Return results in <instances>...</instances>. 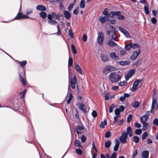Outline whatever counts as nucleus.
I'll return each mask as SVG.
<instances>
[{
    "mask_svg": "<svg viewBox=\"0 0 158 158\" xmlns=\"http://www.w3.org/2000/svg\"><path fill=\"white\" fill-rule=\"evenodd\" d=\"M109 80L112 83L118 82L121 78V77L115 72L111 73L109 76Z\"/></svg>",
    "mask_w": 158,
    "mask_h": 158,
    "instance_id": "nucleus-1",
    "label": "nucleus"
},
{
    "mask_svg": "<svg viewBox=\"0 0 158 158\" xmlns=\"http://www.w3.org/2000/svg\"><path fill=\"white\" fill-rule=\"evenodd\" d=\"M116 68L110 65H107L104 68L102 71V73L105 74L109 73L110 71L115 70Z\"/></svg>",
    "mask_w": 158,
    "mask_h": 158,
    "instance_id": "nucleus-2",
    "label": "nucleus"
},
{
    "mask_svg": "<svg viewBox=\"0 0 158 158\" xmlns=\"http://www.w3.org/2000/svg\"><path fill=\"white\" fill-rule=\"evenodd\" d=\"M104 40V35L103 34L100 32L98 34V37L97 41L98 44L100 45H102L103 44Z\"/></svg>",
    "mask_w": 158,
    "mask_h": 158,
    "instance_id": "nucleus-3",
    "label": "nucleus"
},
{
    "mask_svg": "<svg viewBox=\"0 0 158 158\" xmlns=\"http://www.w3.org/2000/svg\"><path fill=\"white\" fill-rule=\"evenodd\" d=\"M141 81L140 80H136L133 84L132 87L131 89V91H133L136 90L139 87L141 86V85L139 84L141 83Z\"/></svg>",
    "mask_w": 158,
    "mask_h": 158,
    "instance_id": "nucleus-4",
    "label": "nucleus"
},
{
    "mask_svg": "<svg viewBox=\"0 0 158 158\" xmlns=\"http://www.w3.org/2000/svg\"><path fill=\"white\" fill-rule=\"evenodd\" d=\"M127 134L126 132H123L121 134V135L119 137V140L122 143H125L127 141Z\"/></svg>",
    "mask_w": 158,
    "mask_h": 158,
    "instance_id": "nucleus-5",
    "label": "nucleus"
},
{
    "mask_svg": "<svg viewBox=\"0 0 158 158\" xmlns=\"http://www.w3.org/2000/svg\"><path fill=\"white\" fill-rule=\"evenodd\" d=\"M29 16L25 15H23L22 13H19L17 16L14 18V19H21L29 18Z\"/></svg>",
    "mask_w": 158,
    "mask_h": 158,
    "instance_id": "nucleus-6",
    "label": "nucleus"
},
{
    "mask_svg": "<svg viewBox=\"0 0 158 158\" xmlns=\"http://www.w3.org/2000/svg\"><path fill=\"white\" fill-rule=\"evenodd\" d=\"M78 109L79 110L81 111L83 113H85L86 112V110L85 107V105H84L82 103L79 102L77 104Z\"/></svg>",
    "mask_w": 158,
    "mask_h": 158,
    "instance_id": "nucleus-7",
    "label": "nucleus"
},
{
    "mask_svg": "<svg viewBox=\"0 0 158 158\" xmlns=\"http://www.w3.org/2000/svg\"><path fill=\"white\" fill-rule=\"evenodd\" d=\"M140 52V50L139 49L138 51H134L132 54L130 56V58L132 60H135L138 57Z\"/></svg>",
    "mask_w": 158,
    "mask_h": 158,
    "instance_id": "nucleus-8",
    "label": "nucleus"
},
{
    "mask_svg": "<svg viewBox=\"0 0 158 158\" xmlns=\"http://www.w3.org/2000/svg\"><path fill=\"white\" fill-rule=\"evenodd\" d=\"M77 83V80L75 76L73 77V78L71 79L70 84L71 86L73 89H74L75 88L76 84Z\"/></svg>",
    "mask_w": 158,
    "mask_h": 158,
    "instance_id": "nucleus-9",
    "label": "nucleus"
},
{
    "mask_svg": "<svg viewBox=\"0 0 158 158\" xmlns=\"http://www.w3.org/2000/svg\"><path fill=\"white\" fill-rule=\"evenodd\" d=\"M135 73V69H131L127 74L125 76V79L127 80H128L129 79L131 78L132 76L134 75Z\"/></svg>",
    "mask_w": 158,
    "mask_h": 158,
    "instance_id": "nucleus-10",
    "label": "nucleus"
},
{
    "mask_svg": "<svg viewBox=\"0 0 158 158\" xmlns=\"http://www.w3.org/2000/svg\"><path fill=\"white\" fill-rule=\"evenodd\" d=\"M156 99L153 97L152 98V103L151 106V110L150 111L151 113H153V110L154 109L156 105Z\"/></svg>",
    "mask_w": 158,
    "mask_h": 158,
    "instance_id": "nucleus-11",
    "label": "nucleus"
},
{
    "mask_svg": "<svg viewBox=\"0 0 158 158\" xmlns=\"http://www.w3.org/2000/svg\"><path fill=\"white\" fill-rule=\"evenodd\" d=\"M120 12L119 11H111L109 13V17L113 18L114 16H118L120 15Z\"/></svg>",
    "mask_w": 158,
    "mask_h": 158,
    "instance_id": "nucleus-12",
    "label": "nucleus"
},
{
    "mask_svg": "<svg viewBox=\"0 0 158 158\" xmlns=\"http://www.w3.org/2000/svg\"><path fill=\"white\" fill-rule=\"evenodd\" d=\"M109 19L108 16H100L98 18V20L101 21L102 23H103L106 21L109 20Z\"/></svg>",
    "mask_w": 158,
    "mask_h": 158,
    "instance_id": "nucleus-13",
    "label": "nucleus"
},
{
    "mask_svg": "<svg viewBox=\"0 0 158 158\" xmlns=\"http://www.w3.org/2000/svg\"><path fill=\"white\" fill-rule=\"evenodd\" d=\"M106 44L108 45L111 47L117 46V44L111 40H109Z\"/></svg>",
    "mask_w": 158,
    "mask_h": 158,
    "instance_id": "nucleus-14",
    "label": "nucleus"
},
{
    "mask_svg": "<svg viewBox=\"0 0 158 158\" xmlns=\"http://www.w3.org/2000/svg\"><path fill=\"white\" fill-rule=\"evenodd\" d=\"M118 28L120 31L123 33L127 37H130L129 33L125 29L120 27H119Z\"/></svg>",
    "mask_w": 158,
    "mask_h": 158,
    "instance_id": "nucleus-15",
    "label": "nucleus"
},
{
    "mask_svg": "<svg viewBox=\"0 0 158 158\" xmlns=\"http://www.w3.org/2000/svg\"><path fill=\"white\" fill-rule=\"evenodd\" d=\"M127 135H129V137H131L133 135L132 129L130 127H128L127 129Z\"/></svg>",
    "mask_w": 158,
    "mask_h": 158,
    "instance_id": "nucleus-16",
    "label": "nucleus"
},
{
    "mask_svg": "<svg viewBox=\"0 0 158 158\" xmlns=\"http://www.w3.org/2000/svg\"><path fill=\"white\" fill-rule=\"evenodd\" d=\"M148 118L149 117L147 114H145L144 116L141 117L140 119L141 123L146 122Z\"/></svg>",
    "mask_w": 158,
    "mask_h": 158,
    "instance_id": "nucleus-17",
    "label": "nucleus"
},
{
    "mask_svg": "<svg viewBox=\"0 0 158 158\" xmlns=\"http://www.w3.org/2000/svg\"><path fill=\"white\" fill-rule=\"evenodd\" d=\"M110 57L112 59L115 60H118L119 59L118 57L116 56V53L115 52H111L110 54Z\"/></svg>",
    "mask_w": 158,
    "mask_h": 158,
    "instance_id": "nucleus-18",
    "label": "nucleus"
},
{
    "mask_svg": "<svg viewBox=\"0 0 158 158\" xmlns=\"http://www.w3.org/2000/svg\"><path fill=\"white\" fill-rule=\"evenodd\" d=\"M149 152L148 151H144L142 153V157L143 158H148V157Z\"/></svg>",
    "mask_w": 158,
    "mask_h": 158,
    "instance_id": "nucleus-19",
    "label": "nucleus"
},
{
    "mask_svg": "<svg viewBox=\"0 0 158 158\" xmlns=\"http://www.w3.org/2000/svg\"><path fill=\"white\" fill-rule=\"evenodd\" d=\"M37 10L39 11H45L46 10V8L45 6L42 5H39L36 7Z\"/></svg>",
    "mask_w": 158,
    "mask_h": 158,
    "instance_id": "nucleus-20",
    "label": "nucleus"
},
{
    "mask_svg": "<svg viewBox=\"0 0 158 158\" xmlns=\"http://www.w3.org/2000/svg\"><path fill=\"white\" fill-rule=\"evenodd\" d=\"M63 13L66 19H70L71 15L69 12L67 10H64L63 11Z\"/></svg>",
    "mask_w": 158,
    "mask_h": 158,
    "instance_id": "nucleus-21",
    "label": "nucleus"
},
{
    "mask_svg": "<svg viewBox=\"0 0 158 158\" xmlns=\"http://www.w3.org/2000/svg\"><path fill=\"white\" fill-rule=\"evenodd\" d=\"M75 67L76 70L77 72H79L81 74H83V73L81 70V68L78 64H76Z\"/></svg>",
    "mask_w": 158,
    "mask_h": 158,
    "instance_id": "nucleus-22",
    "label": "nucleus"
},
{
    "mask_svg": "<svg viewBox=\"0 0 158 158\" xmlns=\"http://www.w3.org/2000/svg\"><path fill=\"white\" fill-rule=\"evenodd\" d=\"M19 78L20 81L23 85H26V82L25 81L22 77V76L20 73H19Z\"/></svg>",
    "mask_w": 158,
    "mask_h": 158,
    "instance_id": "nucleus-23",
    "label": "nucleus"
},
{
    "mask_svg": "<svg viewBox=\"0 0 158 158\" xmlns=\"http://www.w3.org/2000/svg\"><path fill=\"white\" fill-rule=\"evenodd\" d=\"M101 59L102 61L105 62H107L108 60L107 56L103 54L101 55Z\"/></svg>",
    "mask_w": 158,
    "mask_h": 158,
    "instance_id": "nucleus-24",
    "label": "nucleus"
},
{
    "mask_svg": "<svg viewBox=\"0 0 158 158\" xmlns=\"http://www.w3.org/2000/svg\"><path fill=\"white\" fill-rule=\"evenodd\" d=\"M132 106L135 108H137L139 106V103L138 101H135L132 103Z\"/></svg>",
    "mask_w": 158,
    "mask_h": 158,
    "instance_id": "nucleus-25",
    "label": "nucleus"
},
{
    "mask_svg": "<svg viewBox=\"0 0 158 158\" xmlns=\"http://www.w3.org/2000/svg\"><path fill=\"white\" fill-rule=\"evenodd\" d=\"M144 8L145 14L146 15H148L149 13V11L148 10V4H146L144 6Z\"/></svg>",
    "mask_w": 158,
    "mask_h": 158,
    "instance_id": "nucleus-26",
    "label": "nucleus"
},
{
    "mask_svg": "<svg viewBox=\"0 0 158 158\" xmlns=\"http://www.w3.org/2000/svg\"><path fill=\"white\" fill-rule=\"evenodd\" d=\"M120 65L123 66L127 65L129 64V61H121L119 62Z\"/></svg>",
    "mask_w": 158,
    "mask_h": 158,
    "instance_id": "nucleus-27",
    "label": "nucleus"
},
{
    "mask_svg": "<svg viewBox=\"0 0 158 158\" xmlns=\"http://www.w3.org/2000/svg\"><path fill=\"white\" fill-rule=\"evenodd\" d=\"M75 145L76 146L78 147L79 148H82V146L81 144V142L78 139L76 140L75 143Z\"/></svg>",
    "mask_w": 158,
    "mask_h": 158,
    "instance_id": "nucleus-28",
    "label": "nucleus"
},
{
    "mask_svg": "<svg viewBox=\"0 0 158 158\" xmlns=\"http://www.w3.org/2000/svg\"><path fill=\"white\" fill-rule=\"evenodd\" d=\"M108 9L107 8H105L104 10L102 11V13L103 15H104L109 17V13L108 14Z\"/></svg>",
    "mask_w": 158,
    "mask_h": 158,
    "instance_id": "nucleus-29",
    "label": "nucleus"
},
{
    "mask_svg": "<svg viewBox=\"0 0 158 158\" xmlns=\"http://www.w3.org/2000/svg\"><path fill=\"white\" fill-rule=\"evenodd\" d=\"M85 2L84 0H81L80 2V6L82 9H84L85 7Z\"/></svg>",
    "mask_w": 158,
    "mask_h": 158,
    "instance_id": "nucleus-30",
    "label": "nucleus"
},
{
    "mask_svg": "<svg viewBox=\"0 0 158 158\" xmlns=\"http://www.w3.org/2000/svg\"><path fill=\"white\" fill-rule=\"evenodd\" d=\"M40 15L42 18L45 19L47 17V14L44 12L41 11L40 13Z\"/></svg>",
    "mask_w": 158,
    "mask_h": 158,
    "instance_id": "nucleus-31",
    "label": "nucleus"
},
{
    "mask_svg": "<svg viewBox=\"0 0 158 158\" xmlns=\"http://www.w3.org/2000/svg\"><path fill=\"white\" fill-rule=\"evenodd\" d=\"M130 45L131 48L134 49L139 47V46L138 44H133L132 42L130 43Z\"/></svg>",
    "mask_w": 158,
    "mask_h": 158,
    "instance_id": "nucleus-32",
    "label": "nucleus"
},
{
    "mask_svg": "<svg viewBox=\"0 0 158 158\" xmlns=\"http://www.w3.org/2000/svg\"><path fill=\"white\" fill-rule=\"evenodd\" d=\"M133 141L135 143H138L139 141V138L137 136H135L133 137Z\"/></svg>",
    "mask_w": 158,
    "mask_h": 158,
    "instance_id": "nucleus-33",
    "label": "nucleus"
},
{
    "mask_svg": "<svg viewBox=\"0 0 158 158\" xmlns=\"http://www.w3.org/2000/svg\"><path fill=\"white\" fill-rule=\"evenodd\" d=\"M111 144V142L110 141H106L105 144V146L106 148H108L110 147Z\"/></svg>",
    "mask_w": 158,
    "mask_h": 158,
    "instance_id": "nucleus-34",
    "label": "nucleus"
},
{
    "mask_svg": "<svg viewBox=\"0 0 158 158\" xmlns=\"http://www.w3.org/2000/svg\"><path fill=\"white\" fill-rule=\"evenodd\" d=\"M52 17L54 18L57 20H59L60 17L58 15H56L55 12L52 13Z\"/></svg>",
    "mask_w": 158,
    "mask_h": 158,
    "instance_id": "nucleus-35",
    "label": "nucleus"
},
{
    "mask_svg": "<svg viewBox=\"0 0 158 158\" xmlns=\"http://www.w3.org/2000/svg\"><path fill=\"white\" fill-rule=\"evenodd\" d=\"M107 124V121L106 120H104L103 122H102L100 125V127L103 128L105 127V126Z\"/></svg>",
    "mask_w": 158,
    "mask_h": 158,
    "instance_id": "nucleus-36",
    "label": "nucleus"
},
{
    "mask_svg": "<svg viewBox=\"0 0 158 158\" xmlns=\"http://www.w3.org/2000/svg\"><path fill=\"white\" fill-rule=\"evenodd\" d=\"M73 63V59L72 57H69L68 60V65L69 67H72Z\"/></svg>",
    "mask_w": 158,
    "mask_h": 158,
    "instance_id": "nucleus-37",
    "label": "nucleus"
},
{
    "mask_svg": "<svg viewBox=\"0 0 158 158\" xmlns=\"http://www.w3.org/2000/svg\"><path fill=\"white\" fill-rule=\"evenodd\" d=\"M143 124L142 129L143 130H146L148 127V124L146 122L141 123Z\"/></svg>",
    "mask_w": 158,
    "mask_h": 158,
    "instance_id": "nucleus-38",
    "label": "nucleus"
},
{
    "mask_svg": "<svg viewBox=\"0 0 158 158\" xmlns=\"http://www.w3.org/2000/svg\"><path fill=\"white\" fill-rule=\"evenodd\" d=\"M84 127L83 126V125H81V126H79L77 125V126L76 128H75V130H84Z\"/></svg>",
    "mask_w": 158,
    "mask_h": 158,
    "instance_id": "nucleus-39",
    "label": "nucleus"
},
{
    "mask_svg": "<svg viewBox=\"0 0 158 158\" xmlns=\"http://www.w3.org/2000/svg\"><path fill=\"white\" fill-rule=\"evenodd\" d=\"M71 48L74 54H76L77 53L76 49L75 46L73 44L71 45Z\"/></svg>",
    "mask_w": 158,
    "mask_h": 158,
    "instance_id": "nucleus-40",
    "label": "nucleus"
},
{
    "mask_svg": "<svg viewBox=\"0 0 158 158\" xmlns=\"http://www.w3.org/2000/svg\"><path fill=\"white\" fill-rule=\"evenodd\" d=\"M26 89H25L23 92H21L19 94V96L20 98H22L23 97H24L26 94Z\"/></svg>",
    "mask_w": 158,
    "mask_h": 158,
    "instance_id": "nucleus-41",
    "label": "nucleus"
},
{
    "mask_svg": "<svg viewBox=\"0 0 158 158\" xmlns=\"http://www.w3.org/2000/svg\"><path fill=\"white\" fill-rule=\"evenodd\" d=\"M73 96L72 94L71 93H70L69 94V98L67 101V103L68 104H69V103H70L71 101L73 99Z\"/></svg>",
    "mask_w": 158,
    "mask_h": 158,
    "instance_id": "nucleus-42",
    "label": "nucleus"
},
{
    "mask_svg": "<svg viewBox=\"0 0 158 158\" xmlns=\"http://www.w3.org/2000/svg\"><path fill=\"white\" fill-rule=\"evenodd\" d=\"M120 111L119 109H116L114 111V113L116 115V116H117L120 117Z\"/></svg>",
    "mask_w": 158,
    "mask_h": 158,
    "instance_id": "nucleus-43",
    "label": "nucleus"
},
{
    "mask_svg": "<svg viewBox=\"0 0 158 158\" xmlns=\"http://www.w3.org/2000/svg\"><path fill=\"white\" fill-rule=\"evenodd\" d=\"M115 106L113 104L109 108V111L110 113H111L113 111L114 109L115 108Z\"/></svg>",
    "mask_w": 158,
    "mask_h": 158,
    "instance_id": "nucleus-44",
    "label": "nucleus"
},
{
    "mask_svg": "<svg viewBox=\"0 0 158 158\" xmlns=\"http://www.w3.org/2000/svg\"><path fill=\"white\" fill-rule=\"evenodd\" d=\"M48 23L50 24L53 25L56 24V23L57 22L55 20L51 19L50 20H49L48 21Z\"/></svg>",
    "mask_w": 158,
    "mask_h": 158,
    "instance_id": "nucleus-45",
    "label": "nucleus"
},
{
    "mask_svg": "<svg viewBox=\"0 0 158 158\" xmlns=\"http://www.w3.org/2000/svg\"><path fill=\"white\" fill-rule=\"evenodd\" d=\"M148 136V134L147 132H145L142 135V140H144Z\"/></svg>",
    "mask_w": 158,
    "mask_h": 158,
    "instance_id": "nucleus-46",
    "label": "nucleus"
},
{
    "mask_svg": "<svg viewBox=\"0 0 158 158\" xmlns=\"http://www.w3.org/2000/svg\"><path fill=\"white\" fill-rule=\"evenodd\" d=\"M142 133V130L140 129H136L135 131V133L137 135H139Z\"/></svg>",
    "mask_w": 158,
    "mask_h": 158,
    "instance_id": "nucleus-47",
    "label": "nucleus"
},
{
    "mask_svg": "<svg viewBox=\"0 0 158 158\" xmlns=\"http://www.w3.org/2000/svg\"><path fill=\"white\" fill-rule=\"evenodd\" d=\"M127 83V81H123L120 82H119L118 84V85L121 86H122L125 85Z\"/></svg>",
    "mask_w": 158,
    "mask_h": 158,
    "instance_id": "nucleus-48",
    "label": "nucleus"
},
{
    "mask_svg": "<svg viewBox=\"0 0 158 158\" xmlns=\"http://www.w3.org/2000/svg\"><path fill=\"white\" fill-rule=\"evenodd\" d=\"M69 35L72 38H74V35L73 33L72 32V30L71 29H69L68 31Z\"/></svg>",
    "mask_w": 158,
    "mask_h": 158,
    "instance_id": "nucleus-49",
    "label": "nucleus"
},
{
    "mask_svg": "<svg viewBox=\"0 0 158 158\" xmlns=\"http://www.w3.org/2000/svg\"><path fill=\"white\" fill-rule=\"evenodd\" d=\"M111 135V133L110 131L107 132L105 135V137L106 138H108L110 137Z\"/></svg>",
    "mask_w": 158,
    "mask_h": 158,
    "instance_id": "nucleus-50",
    "label": "nucleus"
},
{
    "mask_svg": "<svg viewBox=\"0 0 158 158\" xmlns=\"http://www.w3.org/2000/svg\"><path fill=\"white\" fill-rule=\"evenodd\" d=\"M110 31L112 33L114 34L115 33V31L114 28L112 26H110Z\"/></svg>",
    "mask_w": 158,
    "mask_h": 158,
    "instance_id": "nucleus-51",
    "label": "nucleus"
},
{
    "mask_svg": "<svg viewBox=\"0 0 158 158\" xmlns=\"http://www.w3.org/2000/svg\"><path fill=\"white\" fill-rule=\"evenodd\" d=\"M79 10V7L77 6L76 9L73 11V13L75 15H77L78 13V10Z\"/></svg>",
    "mask_w": 158,
    "mask_h": 158,
    "instance_id": "nucleus-52",
    "label": "nucleus"
},
{
    "mask_svg": "<svg viewBox=\"0 0 158 158\" xmlns=\"http://www.w3.org/2000/svg\"><path fill=\"white\" fill-rule=\"evenodd\" d=\"M76 152L80 155H81L82 153V151L79 148H77L76 149Z\"/></svg>",
    "mask_w": 158,
    "mask_h": 158,
    "instance_id": "nucleus-53",
    "label": "nucleus"
},
{
    "mask_svg": "<svg viewBox=\"0 0 158 158\" xmlns=\"http://www.w3.org/2000/svg\"><path fill=\"white\" fill-rule=\"evenodd\" d=\"M86 137L84 135H83L81 136V140L82 142L84 143L86 141Z\"/></svg>",
    "mask_w": 158,
    "mask_h": 158,
    "instance_id": "nucleus-54",
    "label": "nucleus"
},
{
    "mask_svg": "<svg viewBox=\"0 0 158 158\" xmlns=\"http://www.w3.org/2000/svg\"><path fill=\"white\" fill-rule=\"evenodd\" d=\"M132 119V116L131 115H129L127 117V121L128 123H130Z\"/></svg>",
    "mask_w": 158,
    "mask_h": 158,
    "instance_id": "nucleus-55",
    "label": "nucleus"
},
{
    "mask_svg": "<svg viewBox=\"0 0 158 158\" xmlns=\"http://www.w3.org/2000/svg\"><path fill=\"white\" fill-rule=\"evenodd\" d=\"M74 6V4L73 3H72L69 5L68 7V10L69 11H71L73 9Z\"/></svg>",
    "mask_w": 158,
    "mask_h": 158,
    "instance_id": "nucleus-56",
    "label": "nucleus"
},
{
    "mask_svg": "<svg viewBox=\"0 0 158 158\" xmlns=\"http://www.w3.org/2000/svg\"><path fill=\"white\" fill-rule=\"evenodd\" d=\"M27 63L26 60H24L20 62V64L23 67H24Z\"/></svg>",
    "mask_w": 158,
    "mask_h": 158,
    "instance_id": "nucleus-57",
    "label": "nucleus"
},
{
    "mask_svg": "<svg viewBox=\"0 0 158 158\" xmlns=\"http://www.w3.org/2000/svg\"><path fill=\"white\" fill-rule=\"evenodd\" d=\"M111 38L112 39H113V40H114L115 41H118L117 40L118 37L116 35H114V34L113 35L111 36Z\"/></svg>",
    "mask_w": 158,
    "mask_h": 158,
    "instance_id": "nucleus-58",
    "label": "nucleus"
},
{
    "mask_svg": "<svg viewBox=\"0 0 158 158\" xmlns=\"http://www.w3.org/2000/svg\"><path fill=\"white\" fill-rule=\"evenodd\" d=\"M153 124L156 126L158 125V119L155 118L153 121Z\"/></svg>",
    "mask_w": 158,
    "mask_h": 158,
    "instance_id": "nucleus-59",
    "label": "nucleus"
},
{
    "mask_svg": "<svg viewBox=\"0 0 158 158\" xmlns=\"http://www.w3.org/2000/svg\"><path fill=\"white\" fill-rule=\"evenodd\" d=\"M32 9H28L27 10V11L26 15H29L32 12Z\"/></svg>",
    "mask_w": 158,
    "mask_h": 158,
    "instance_id": "nucleus-60",
    "label": "nucleus"
},
{
    "mask_svg": "<svg viewBox=\"0 0 158 158\" xmlns=\"http://www.w3.org/2000/svg\"><path fill=\"white\" fill-rule=\"evenodd\" d=\"M151 22L153 24H155L157 22V20L155 17H153L151 20Z\"/></svg>",
    "mask_w": 158,
    "mask_h": 158,
    "instance_id": "nucleus-61",
    "label": "nucleus"
},
{
    "mask_svg": "<svg viewBox=\"0 0 158 158\" xmlns=\"http://www.w3.org/2000/svg\"><path fill=\"white\" fill-rule=\"evenodd\" d=\"M117 18L118 19L122 20L124 19V17L123 15H122L120 14V15L118 16Z\"/></svg>",
    "mask_w": 158,
    "mask_h": 158,
    "instance_id": "nucleus-62",
    "label": "nucleus"
},
{
    "mask_svg": "<svg viewBox=\"0 0 158 158\" xmlns=\"http://www.w3.org/2000/svg\"><path fill=\"white\" fill-rule=\"evenodd\" d=\"M82 40L84 42H85L87 40V36L85 35L84 34L82 36Z\"/></svg>",
    "mask_w": 158,
    "mask_h": 158,
    "instance_id": "nucleus-63",
    "label": "nucleus"
},
{
    "mask_svg": "<svg viewBox=\"0 0 158 158\" xmlns=\"http://www.w3.org/2000/svg\"><path fill=\"white\" fill-rule=\"evenodd\" d=\"M92 116L94 117H96L97 115V112L95 111H93L92 113Z\"/></svg>",
    "mask_w": 158,
    "mask_h": 158,
    "instance_id": "nucleus-64",
    "label": "nucleus"
}]
</instances>
